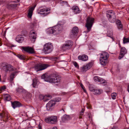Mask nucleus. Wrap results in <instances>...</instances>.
<instances>
[{
    "mask_svg": "<svg viewBox=\"0 0 129 129\" xmlns=\"http://www.w3.org/2000/svg\"><path fill=\"white\" fill-rule=\"evenodd\" d=\"M41 78L42 79H44L45 81L49 82L52 83H59L61 80L60 77L54 74L48 76L44 74L42 76Z\"/></svg>",
    "mask_w": 129,
    "mask_h": 129,
    "instance_id": "nucleus-1",
    "label": "nucleus"
},
{
    "mask_svg": "<svg viewBox=\"0 0 129 129\" xmlns=\"http://www.w3.org/2000/svg\"><path fill=\"white\" fill-rule=\"evenodd\" d=\"M63 29V25L59 24L56 25L52 28H49L47 32L49 34L56 35L60 33Z\"/></svg>",
    "mask_w": 129,
    "mask_h": 129,
    "instance_id": "nucleus-2",
    "label": "nucleus"
},
{
    "mask_svg": "<svg viewBox=\"0 0 129 129\" xmlns=\"http://www.w3.org/2000/svg\"><path fill=\"white\" fill-rule=\"evenodd\" d=\"M109 57V55L107 52H104L101 53L100 58L101 64L102 65H105L107 62V59Z\"/></svg>",
    "mask_w": 129,
    "mask_h": 129,
    "instance_id": "nucleus-3",
    "label": "nucleus"
},
{
    "mask_svg": "<svg viewBox=\"0 0 129 129\" xmlns=\"http://www.w3.org/2000/svg\"><path fill=\"white\" fill-rule=\"evenodd\" d=\"M106 15L109 20L111 22L113 23L115 22L116 16L114 12L113 11L110 10L108 11Z\"/></svg>",
    "mask_w": 129,
    "mask_h": 129,
    "instance_id": "nucleus-4",
    "label": "nucleus"
},
{
    "mask_svg": "<svg viewBox=\"0 0 129 129\" xmlns=\"http://www.w3.org/2000/svg\"><path fill=\"white\" fill-rule=\"evenodd\" d=\"M94 19L92 17H88L86 21V27L87 28V32L90 31L94 22Z\"/></svg>",
    "mask_w": 129,
    "mask_h": 129,
    "instance_id": "nucleus-5",
    "label": "nucleus"
},
{
    "mask_svg": "<svg viewBox=\"0 0 129 129\" xmlns=\"http://www.w3.org/2000/svg\"><path fill=\"white\" fill-rule=\"evenodd\" d=\"M45 120L47 123L50 124H55L57 122V117L55 116H49L46 118Z\"/></svg>",
    "mask_w": 129,
    "mask_h": 129,
    "instance_id": "nucleus-6",
    "label": "nucleus"
},
{
    "mask_svg": "<svg viewBox=\"0 0 129 129\" xmlns=\"http://www.w3.org/2000/svg\"><path fill=\"white\" fill-rule=\"evenodd\" d=\"M53 47L51 43H47L44 45L43 51L46 53H48L52 51Z\"/></svg>",
    "mask_w": 129,
    "mask_h": 129,
    "instance_id": "nucleus-7",
    "label": "nucleus"
},
{
    "mask_svg": "<svg viewBox=\"0 0 129 129\" xmlns=\"http://www.w3.org/2000/svg\"><path fill=\"white\" fill-rule=\"evenodd\" d=\"M2 70L6 73L14 70L13 67L10 64H6L3 66Z\"/></svg>",
    "mask_w": 129,
    "mask_h": 129,
    "instance_id": "nucleus-8",
    "label": "nucleus"
},
{
    "mask_svg": "<svg viewBox=\"0 0 129 129\" xmlns=\"http://www.w3.org/2000/svg\"><path fill=\"white\" fill-rule=\"evenodd\" d=\"M50 10V9L49 8H40L37 10V12L38 14H40L43 15L44 16H46L49 14L47 12Z\"/></svg>",
    "mask_w": 129,
    "mask_h": 129,
    "instance_id": "nucleus-9",
    "label": "nucleus"
},
{
    "mask_svg": "<svg viewBox=\"0 0 129 129\" xmlns=\"http://www.w3.org/2000/svg\"><path fill=\"white\" fill-rule=\"evenodd\" d=\"M47 64H36L35 68L37 72L45 69L48 67Z\"/></svg>",
    "mask_w": 129,
    "mask_h": 129,
    "instance_id": "nucleus-10",
    "label": "nucleus"
},
{
    "mask_svg": "<svg viewBox=\"0 0 129 129\" xmlns=\"http://www.w3.org/2000/svg\"><path fill=\"white\" fill-rule=\"evenodd\" d=\"M55 101L53 100H51L47 104L46 108L47 110L51 111L54 108L55 104Z\"/></svg>",
    "mask_w": 129,
    "mask_h": 129,
    "instance_id": "nucleus-11",
    "label": "nucleus"
},
{
    "mask_svg": "<svg viewBox=\"0 0 129 129\" xmlns=\"http://www.w3.org/2000/svg\"><path fill=\"white\" fill-rule=\"evenodd\" d=\"M9 117L8 113L7 112L3 111L0 113V118L1 120L7 121L8 120Z\"/></svg>",
    "mask_w": 129,
    "mask_h": 129,
    "instance_id": "nucleus-12",
    "label": "nucleus"
},
{
    "mask_svg": "<svg viewBox=\"0 0 129 129\" xmlns=\"http://www.w3.org/2000/svg\"><path fill=\"white\" fill-rule=\"evenodd\" d=\"M79 31V29L77 26L74 27L71 31L70 36L71 38H73L77 36Z\"/></svg>",
    "mask_w": 129,
    "mask_h": 129,
    "instance_id": "nucleus-13",
    "label": "nucleus"
},
{
    "mask_svg": "<svg viewBox=\"0 0 129 129\" xmlns=\"http://www.w3.org/2000/svg\"><path fill=\"white\" fill-rule=\"evenodd\" d=\"M127 52V50L124 47H122L121 49L120 55L118 57V59H120L123 57L125 54Z\"/></svg>",
    "mask_w": 129,
    "mask_h": 129,
    "instance_id": "nucleus-14",
    "label": "nucleus"
},
{
    "mask_svg": "<svg viewBox=\"0 0 129 129\" xmlns=\"http://www.w3.org/2000/svg\"><path fill=\"white\" fill-rule=\"evenodd\" d=\"M37 37V34L33 30H31L29 34V37L30 40L32 41V40H34L33 42H34L35 41Z\"/></svg>",
    "mask_w": 129,
    "mask_h": 129,
    "instance_id": "nucleus-15",
    "label": "nucleus"
},
{
    "mask_svg": "<svg viewBox=\"0 0 129 129\" xmlns=\"http://www.w3.org/2000/svg\"><path fill=\"white\" fill-rule=\"evenodd\" d=\"M78 58L79 60L86 61L88 60V57L87 55L85 54H83L79 56Z\"/></svg>",
    "mask_w": 129,
    "mask_h": 129,
    "instance_id": "nucleus-16",
    "label": "nucleus"
},
{
    "mask_svg": "<svg viewBox=\"0 0 129 129\" xmlns=\"http://www.w3.org/2000/svg\"><path fill=\"white\" fill-rule=\"evenodd\" d=\"M12 106L14 109L16 108L19 107L21 106V104L19 102L15 101L12 103Z\"/></svg>",
    "mask_w": 129,
    "mask_h": 129,
    "instance_id": "nucleus-17",
    "label": "nucleus"
},
{
    "mask_svg": "<svg viewBox=\"0 0 129 129\" xmlns=\"http://www.w3.org/2000/svg\"><path fill=\"white\" fill-rule=\"evenodd\" d=\"M23 49L25 51L29 53H34V49L30 47H24Z\"/></svg>",
    "mask_w": 129,
    "mask_h": 129,
    "instance_id": "nucleus-18",
    "label": "nucleus"
},
{
    "mask_svg": "<svg viewBox=\"0 0 129 129\" xmlns=\"http://www.w3.org/2000/svg\"><path fill=\"white\" fill-rule=\"evenodd\" d=\"M16 40L18 43H21L24 40V38L21 35H18L16 37Z\"/></svg>",
    "mask_w": 129,
    "mask_h": 129,
    "instance_id": "nucleus-19",
    "label": "nucleus"
},
{
    "mask_svg": "<svg viewBox=\"0 0 129 129\" xmlns=\"http://www.w3.org/2000/svg\"><path fill=\"white\" fill-rule=\"evenodd\" d=\"M71 119V118L70 115H65L62 118V120L63 122H65L66 121L70 120Z\"/></svg>",
    "mask_w": 129,
    "mask_h": 129,
    "instance_id": "nucleus-20",
    "label": "nucleus"
},
{
    "mask_svg": "<svg viewBox=\"0 0 129 129\" xmlns=\"http://www.w3.org/2000/svg\"><path fill=\"white\" fill-rule=\"evenodd\" d=\"M116 23L117 25L118 28L119 30L122 29V25L121 23V21L119 20H117L116 22Z\"/></svg>",
    "mask_w": 129,
    "mask_h": 129,
    "instance_id": "nucleus-21",
    "label": "nucleus"
},
{
    "mask_svg": "<svg viewBox=\"0 0 129 129\" xmlns=\"http://www.w3.org/2000/svg\"><path fill=\"white\" fill-rule=\"evenodd\" d=\"M39 84V82L36 79H34L33 80V86L34 88H37Z\"/></svg>",
    "mask_w": 129,
    "mask_h": 129,
    "instance_id": "nucleus-22",
    "label": "nucleus"
},
{
    "mask_svg": "<svg viewBox=\"0 0 129 129\" xmlns=\"http://www.w3.org/2000/svg\"><path fill=\"white\" fill-rule=\"evenodd\" d=\"M72 9L74 11L75 14L79 13L80 11L78 7L77 6H74L72 8Z\"/></svg>",
    "mask_w": 129,
    "mask_h": 129,
    "instance_id": "nucleus-23",
    "label": "nucleus"
},
{
    "mask_svg": "<svg viewBox=\"0 0 129 129\" xmlns=\"http://www.w3.org/2000/svg\"><path fill=\"white\" fill-rule=\"evenodd\" d=\"M68 47L70 49L73 45V42L70 40L68 41L65 42V43Z\"/></svg>",
    "mask_w": 129,
    "mask_h": 129,
    "instance_id": "nucleus-24",
    "label": "nucleus"
},
{
    "mask_svg": "<svg viewBox=\"0 0 129 129\" xmlns=\"http://www.w3.org/2000/svg\"><path fill=\"white\" fill-rule=\"evenodd\" d=\"M4 98L5 100L9 101L11 99V97L8 94H5L4 95Z\"/></svg>",
    "mask_w": 129,
    "mask_h": 129,
    "instance_id": "nucleus-25",
    "label": "nucleus"
},
{
    "mask_svg": "<svg viewBox=\"0 0 129 129\" xmlns=\"http://www.w3.org/2000/svg\"><path fill=\"white\" fill-rule=\"evenodd\" d=\"M80 70L81 72L83 73H84L88 69L86 67V66L85 65H84L81 67Z\"/></svg>",
    "mask_w": 129,
    "mask_h": 129,
    "instance_id": "nucleus-26",
    "label": "nucleus"
},
{
    "mask_svg": "<svg viewBox=\"0 0 129 129\" xmlns=\"http://www.w3.org/2000/svg\"><path fill=\"white\" fill-rule=\"evenodd\" d=\"M101 89H95L93 91V93L94 94H100L102 92Z\"/></svg>",
    "mask_w": 129,
    "mask_h": 129,
    "instance_id": "nucleus-27",
    "label": "nucleus"
},
{
    "mask_svg": "<svg viewBox=\"0 0 129 129\" xmlns=\"http://www.w3.org/2000/svg\"><path fill=\"white\" fill-rule=\"evenodd\" d=\"M30 27L31 28H35L38 27V24L35 22H33L31 24Z\"/></svg>",
    "mask_w": 129,
    "mask_h": 129,
    "instance_id": "nucleus-28",
    "label": "nucleus"
},
{
    "mask_svg": "<svg viewBox=\"0 0 129 129\" xmlns=\"http://www.w3.org/2000/svg\"><path fill=\"white\" fill-rule=\"evenodd\" d=\"M16 55L21 60H25L26 58L25 56L24 55L18 54Z\"/></svg>",
    "mask_w": 129,
    "mask_h": 129,
    "instance_id": "nucleus-29",
    "label": "nucleus"
},
{
    "mask_svg": "<svg viewBox=\"0 0 129 129\" xmlns=\"http://www.w3.org/2000/svg\"><path fill=\"white\" fill-rule=\"evenodd\" d=\"M61 49L63 51H66L70 49L65 43H64L61 47Z\"/></svg>",
    "mask_w": 129,
    "mask_h": 129,
    "instance_id": "nucleus-30",
    "label": "nucleus"
},
{
    "mask_svg": "<svg viewBox=\"0 0 129 129\" xmlns=\"http://www.w3.org/2000/svg\"><path fill=\"white\" fill-rule=\"evenodd\" d=\"M93 65V63L92 62H90L87 64L85 65L86 66L88 69H89L92 67Z\"/></svg>",
    "mask_w": 129,
    "mask_h": 129,
    "instance_id": "nucleus-31",
    "label": "nucleus"
},
{
    "mask_svg": "<svg viewBox=\"0 0 129 129\" xmlns=\"http://www.w3.org/2000/svg\"><path fill=\"white\" fill-rule=\"evenodd\" d=\"M7 7L9 8L10 9L13 7H16L17 6V5L16 4H8L7 5Z\"/></svg>",
    "mask_w": 129,
    "mask_h": 129,
    "instance_id": "nucleus-32",
    "label": "nucleus"
},
{
    "mask_svg": "<svg viewBox=\"0 0 129 129\" xmlns=\"http://www.w3.org/2000/svg\"><path fill=\"white\" fill-rule=\"evenodd\" d=\"M112 31L109 30L108 31L107 33V35L108 36L112 38V37H112Z\"/></svg>",
    "mask_w": 129,
    "mask_h": 129,
    "instance_id": "nucleus-33",
    "label": "nucleus"
},
{
    "mask_svg": "<svg viewBox=\"0 0 129 129\" xmlns=\"http://www.w3.org/2000/svg\"><path fill=\"white\" fill-rule=\"evenodd\" d=\"M16 91L20 93L22 92L24 90L23 89L22 87H18L16 89Z\"/></svg>",
    "mask_w": 129,
    "mask_h": 129,
    "instance_id": "nucleus-34",
    "label": "nucleus"
},
{
    "mask_svg": "<svg viewBox=\"0 0 129 129\" xmlns=\"http://www.w3.org/2000/svg\"><path fill=\"white\" fill-rule=\"evenodd\" d=\"M128 42H129V38H125L124 37L123 40V43L124 44Z\"/></svg>",
    "mask_w": 129,
    "mask_h": 129,
    "instance_id": "nucleus-35",
    "label": "nucleus"
},
{
    "mask_svg": "<svg viewBox=\"0 0 129 129\" xmlns=\"http://www.w3.org/2000/svg\"><path fill=\"white\" fill-rule=\"evenodd\" d=\"M100 78H101L98 76H95L94 77L93 79L94 81L99 82Z\"/></svg>",
    "mask_w": 129,
    "mask_h": 129,
    "instance_id": "nucleus-36",
    "label": "nucleus"
},
{
    "mask_svg": "<svg viewBox=\"0 0 129 129\" xmlns=\"http://www.w3.org/2000/svg\"><path fill=\"white\" fill-rule=\"evenodd\" d=\"M46 98H49V99L48 98L46 99V101L47 100H49L50 99H51V96L49 94L46 95L44 96V99H45Z\"/></svg>",
    "mask_w": 129,
    "mask_h": 129,
    "instance_id": "nucleus-37",
    "label": "nucleus"
},
{
    "mask_svg": "<svg viewBox=\"0 0 129 129\" xmlns=\"http://www.w3.org/2000/svg\"><path fill=\"white\" fill-rule=\"evenodd\" d=\"M116 94L115 93H112L111 94L112 98L114 100L116 99Z\"/></svg>",
    "mask_w": 129,
    "mask_h": 129,
    "instance_id": "nucleus-38",
    "label": "nucleus"
},
{
    "mask_svg": "<svg viewBox=\"0 0 129 129\" xmlns=\"http://www.w3.org/2000/svg\"><path fill=\"white\" fill-rule=\"evenodd\" d=\"M15 76V74L14 73H13L10 75V80L11 81H12L14 78Z\"/></svg>",
    "mask_w": 129,
    "mask_h": 129,
    "instance_id": "nucleus-39",
    "label": "nucleus"
},
{
    "mask_svg": "<svg viewBox=\"0 0 129 129\" xmlns=\"http://www.w3.org/2000/svg\"><path fill=\"white\" fill-rule=\"evenodd\" d=\"M99 82H100L102 84H104L106 83L105 80H104L102 78H100Z\"/></svg>",
    "mask_w": 129,
    "mask_h": 129,
    "instance_id": "nucleus-40",
    "label": "nucleus"
},
{
    "mask_svg": "<svg viewBox=\"0 0 129 129\" xmlns=\"http://www.w3.org/2000/svg\"><path fill=\"white\" fill-rule=\"evenodd\" d=\"M36 5H35L34 6L31 7L29 10V11L33 12L34 10L35 7H36Z\"/></svg>",
    "mask_w": 129,
    "mask_h": 129,
    "instance_id": "nucleus-41",
    "label": "nucleus"
},
{
    "mask_svg": "<svg viewBox=\"0 0 129 129\" xmlns=\"http://www.w3.org/2000/svg\"><path fill=\"white\" fill-rule=\"evenodd\" d=\"M89 88L90 90L91 91H93V92L94 90L95 89L94 87H93L92 85H90Z\"/></svg>",
    "mask_w": 129,
    "mask_h": 129,
    "instance_id": "nucleus-42",
    "label": "nucleus"
},
{
    "mask_svg": "<svg viewBox=\"0 0 129 129\" xmlns=\"http://www.w3.org/2000/svg\"><path fill=\"white\" fill-rule=\"evenodd\" d=\"M61 4L63 6H68V3L65 1H62L61 2Z\"/></svg>",
    "mask_w": 129,
    "mask_h": 129,
    "instance_id": "nucleus-43",
    "label": "nucleus"
},
{
    "mask_svg": "<svg viewBox=\"0 0 129 129\" xmlns=\"http://www.w3.org/2000/svg\"><path fill=\"white\" fill-rule=\"evenodd\" d=\"M73 64L75 67L76 68H79V66L77 63V62H73Z\"/></svg>",
    "mask_w": 129,
    "mask_h": 129,
    "instance_id": "nucleus-44",
    "label": "nucleus"
},
{
    "mask_svg": "<svg viewBox=\"0 0 129 129\" xmlns=\"http://www.w3.org/2000/svg\"><path fill=\"white\" fill-rule=\"evenodd\" d=\"M32 13H33L32 12L29 11L28 12V16L30 18L31 17L32 15Z\"/></svg>",
    "mask_w": 129,
    "mask_h": 129,
    "instance_id": "nucleus-45",
    "label": "nucleus"
},
{
    "mask_svg": "<svg viewBox=\"0 0 129 129\" xmlns=\"http://www.w3.org/2000/svg\"><path fill=\"white\" fill-rule=\"evenodd\" d=\"M61 100V99L60 98H57L55 99V101H54L55 102H58Z\"/></svg>",
    "mask_w": 129,
    "mask_h": 129,
    "instance_id": "nucleus-46",
    "label": "nucleus"
},
{
    "mask_svg": "<svg viewBox=\"0 0 129 129\" xmlns=\"http://www.w3.org/2000/svg\"><path fill=\"white\" fill-rule=\"evenodd\" d=\"M57 59V57H53L51 58V60L53 61H56Z\"/></svg>",
    "mask_w": 129,
    "mask_h": 129,
    "instance_id": "nucleus-47",
    "label": "nucleus"
},
{
    "mask_svg": "<svg viewBox=\"0 0 129 129\" xmlns=\"http://www.w3.org/2000/svg\"><path fill=\"white\" fill-rule=\"evenodd\" d=\"M80 86H81V87L83 89L84 91L85 92H86V90H85V89L83 85L82 84H81L80 85Z\"/></svg>",
    "mask_w": 129,
    "mask_h": 129,
    "instance_id": "nucleus-48",
    "label": "nucleus"
},
{
    "mask_svg": "<svg viewBox=\"0 0 129 129\" xmlns=\"http://www.w3.org/2000/svg\"><path fill=\"white\" fill-rule=\"evenodd\" d=\"M6 88V86H4L1 87L0 88V90L1 91L5 89Z\"/></svg>",
    "mask_w": 129,
    "mask_h": 129,
    "instance_id": "nucleus-49",
    "label": "nucleus"
},
{
    "mask_svg": "<svg viewBox=\"0 0 129 129\" xmlns=\"http://www.w3.org/2000/svg\"><path fill=\"white\" fill-rule=\"evenodd\" d=\"M84 109H82V111H81V112L80 113V115H82L83 114V112L84 111Z\"/></svg>",
    "mask_w": 129,
    "mask_h": 129,
    "instance_id": "nucleus-50",
    "label": "nucleus"
},
{
    "mask_svg": "<svg viewBox=\"0 0 129 129\" xmlns=\"http://www.w3.org/2000/svg\"><path fill=\"white\" fill-rule=\"evenodd\" d=\"M4 2L3 1H0V5L4 3Z\"/></svg>",
    "mask_w": 129,
    "mask_h": 129,
    "instance_id": "nucleus-51",
    "label": "nucleus"
},
{
    "mask_svg": "<svg viewBox=\"0 0 129 129\" xmlns=\"http://www.w3.org/2000/svg\"><path fill=\"white\" fill-rule=\"evenodd\" d=\"M52 129H57V128L56 127L54 126L53 128Z\"/></svg>",
    "mask_w": 129,
    "mask_h": 129,
    "instance_id": "nucleus-52",
    "label": "nucleus"
},
{
    "mask_svg": "<svg viewBox=\"0 0 129 129\" xmlns=\"http://www.w3.org/2000/svg\"><path fill=\"white\" fill-rule=\"evenodd\" d=\"M127 90L129 92V85L128 86Z\"/></svg>",
    "mask_w": 129,
    "mask_h": 129,
    "instance_id": "nucleus-53",
    "label": "nucleus"
},
{
    "mask_svg": "<svg viewBox=\"0 0 129 129\" xmlns=\"http://www.w3.org/2000/svg\"><path fill=\"white\" fill-rule=\"evenodd\" d=\"M67 94V93L66 92H64L62 93V94L63 95H64L65 94Z\"/></svg>",
    "mask_w": 129,
    "mask_h": 129,
    "instance_id": "nucleus-54",
    "label": "nucleus"
},
{
    "mask_svg": "<svg viewBox=\"0 0 129 129\" xmlns=\"http://www.w3.org/2000/svg\"><path fill=\"white\" fill-rule=\"evenodd\" d=\"M39 129H42L41 127L40 126H39Z\"/></svg>",
    "mask_w": 129,
    "mask_h": 129,
    "instance_id": "nucleus-55",
    "label": "nucleus"
},
{
    "mask_svg": "<svg viewBox=\"0 0 129 129\" xmlns=\"http://www.w3.org/2000/svg\"><path fill=\"white\" fill-rule=\"evenodd\" d=\"M1 75H0V81H1Z\"/></svg>",
    "mask_w": 129,
    "mask_h": 129,
    "instance_id": "nucleus-56",
    "label": "nucleus"
},
{
    "mask_svg": "<svg viewBox=\"0 0 129 129\" xmlns=\"http://www.w3.org/2000/svg\"><path fill=\"white\" fill-rule=\"evenodd\" d=\"M79 118L80 119H81V118H82V117H81V116H79Z\"/></svg>",
    "mask_w": 129,
    "mask_h": 129,
    "instance_id": "nucleus-57",
    "label": "nucleus"
},
{
    "mask_svg": "<svg viewBox=\"0 0 129 129\" xmlns=\"http://www.w3.org/2000/svg\"><path fill=\"white\" fill-rule=\"evenodd\" d=\"M26 129H33L32 128H28Z\"/></svg>",
    "mask_w": 129,
    "mask_h": 129,
    "instance_id": "nucleus-58",
    "label": "nucleus"
},
{
    "mask_svg": "<svg viewBox=\"0 0 129 129\" xmlns=\"http://www.w3.org/2000/svg\"><path fill=\"white\" fill-rule=\"evenodd\" d=\"M88 108H90V106H89L88 107Z\"/></svg>",
    "mask_w": 129,
    "mask_h": 129,
    "instance_id": "nucleus-59",
    "label": "nucleus"
},
{
    "mask_svg": "<svg viewBox=\"0 0 129 129\" xmlns=\"http://www.w3.org/2000/svg\"><path fill=\"white\" fill-rule=\"evenodd\" d=\"M12 47H14V45H12Z\"/></svg>",
    "mask_w": 129,
    "mask_h": 129,
    "instance_id": "nucleus-60",
    "label": "nucleus"
},
{
    "mask_svg": "<svg viewBox=\"0 0 129 129\" xmlns=\"http://www.w3.org/2000/svg\"><path fill=\"white\" fill-rule=\"evenodd\" d=\"M86 129H88L87 128Z\"/></svg>",
    "mask_w": 129,
    "mask_h": 129,
    "instance_id": "nucleus-61",
    "label": "nucleus"
},
{
    "mask_svg": "<svg viewBox=\"0 0 129 129\" xmlns=\"http://www.w3.org/2000/svg\"><path fill=\"white\" fill-rule=\"evenodd\" d=\"M129 10V9H128Z\"/></svg>",
    "mask_w": 129,
    "mask_h": 129,
    "instance_id": "nucleus-62",
    "label": "nucleus"
}]
</instances>
